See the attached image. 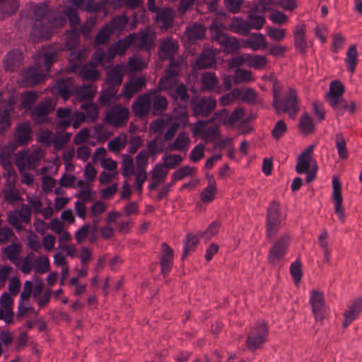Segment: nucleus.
Here are the masks:
<instances>
[{"instance_id": "nucleus-4", "label": "nucleus", "mask_w": 362, "mask_h": 362, "mask_svg": "<svg viewBox=\"0 0 362 362\" xmlns=\"http://www.w3.org/2000/svg\"><path fill=\"white\" fill-rule=\"evenodd\" d=\"M211 40L220 44L223 50L228 53L237 52L240 46L235 37L228 36L225 33V26L219 21L214 20L209 27Z\"/></svg>"}, {"instance_id": "nucleus-14", "label": "nucleus", "mask_w": 362, "mask_h": 362, "mask_svg": "<svg viewBox=\"0 0 362 362\" xmlns=\"http://www.w3.org/2000/svg\"><path fill=\"white\" fill-rule=\"evenodd\" d=\"M54 104L49 98L40 102L31 111V117L37 124H43L48 122V115L54 110Z\"/></svg>"}, {"instance_id": "nucleus-8", "label": "nucleus", "mask_w": 362, "mask_h": 362, "mask_svg": "<svg viewBox=\"0 0 362 362\" xmlns=\"http://www.w3.org/2000/svg\"><path fill=\"white\" fill-rule=\"evenodd\" d=\"M268 337L269 329L267 322H257L247 336L245 343L247 349L254 351L261 349L267 341Z\"/></svg>"}, {"instance_id": "nucleus-59", "label": "nucleus", "mask_w": 362, "mask_h": 362, "mask_svg": "<svg viewBox=\"0 0 362 362\" xmlns=\"http://www.w3.org/2000/svg\"><path fill=\"white\" fill-rule=\"evenodd\" d=\"M312 158H306L304 156L299 155L297 158L296 171L298 174L307 173L310 168V161Z\"/></svg>"}, {"instance_id": "nucleus-40", "label": "nucleus", "mask_w": 362, "mask_h": 362, "mask_svg": "<svg viewBox=\"0 0 362 362\" xmlns=\"http://www.w3.org/2000/svg\"><path fill=\"white\" fill-rule=\"evenodd\" d=\"M72 115L71 110L69 108H59L57 110V116L59 118L58 131L70 127V120Z\"/></svg>"}, {"instance_id": "nucleus-26", "label": "nucleus", "mask_w": 362, "mask_h": 362, "mask_svg": "<svg viewBox=\"0 0 362 362\" xmlns=\"http://www.w3.org/2000/svg\"><path fill=\"white\" fill-rule=\"evenodd\" d=\"M151 94V104L154 115L163 113L168 107V102L165 96L158 91L148 92Z\"/></svg>"}, {"instance_id": "nucleus-5", "label": "nucleus", "mask_w": 362, "mask_h": 362, "mask_svg": "<svg viewBox=\"0 0 362 362\" xmlns=\"http://www.w3.org/2000/svg\"><path fill=\"white\" fill-rule=\"evenodd\" d=\"M291 243V237L286 233L274 240L268 250L267 262L274 267L283 261L288 252Z\"/></svg>"}, {"instance_id": "nucleus-9", "label": "nucleus", "mask_w": 362, "mask_h": 362, "mask_svg": "<svg viewBox=\"0 0 362 362\" xmlns=\"http://www.w3.org/2000/svg\"><path fill=\"white\" fill-rule=\"evenodd\" d=\"M182 64V59H171L169 66L165 69V74L159 81L160 89L166 91L168 95L172 89L180 84L177 83V76Z\"/></svg>"}, {"instance_id": "nucleus-36", "label": "nucleus", "mask_w": 362, "mask_h": 362, "mask_svg": "<svg viewBox=\"0 0 362 362\" xmlns=\"http://www.w3.org/2000/svg\"><path fill=\"white\" fill-rule=\"evenodd\" d=\"M199 236L197 234L194 235L188 233L184 240V248L181 256V259L184 260L191 252H194L199 241Z\"/></svg>"}, {"instance_id": "nucleus-10", "label": "nucleus", "mask_w": 362, "mask_h": 362, "mask_svg": "<svg viewBox=\"0 0 362 362\" xmlns=\"http://www.w3.org/2000/svg\"><path fill=\"white\" fill-rule=\"evenodd\" d=\"M273 106L277 113L288 112L291 117H294L298 111L296 92L293 89H289L284 100L279 99L274 94Z\"/></svg>"}, {"instance_id": "nucleus-43", "label": "nucleus", "mask_w": 362, "mask_h": 362, "mask_svg": "<svg viewBox=\"0 0 362 362\" xmlns=\"http://www.w3.org/2000/svg\"><path fill=\"white\" fill-rule=\"evenodd\" d=\"M358 52L355 45L349 47L345 59V63L347 69L351 72L354 73L356 70V67L358 64Z\"/></svg>"}, {"instance_id": "nucleus-44", "label": "nucleus", "mask_w": 362, "mask_h": 362, "mask_svg": "<svg viewBox=\"0 0 362 362\" xmlns=\"http://www.w3.org/2000/svg\"><path fill=\"white\" fill-rule=\"evenodd\" d=\"M244 116V110L242 108H236L230 114L226 110L221 112V117L224 122L230 126L235 125Z\"/></svg>"}, {"instance_id": "nucleus-17", "label": "nucleus", "mask_w": 362, "mask_h": 362, "mask_svg": "<svg viewBox=\"0 0 362 362\" xmlns=\"http://www.w3.org/2000/svg\"><path fill=\"white\" fill-rule=\"evenodd\" d=\"M332 199L334 204V212L337 215L338 218L344 222L345 220L344 210L342 207V194L341 184L337 177L332 179Z\"/></svg>"}, {"instance_id": "nucleus-28", "label": "nucleus", "mask_w": 362, "mask_h": 362, "mask_svg": "<svg viewBox=\"0 0 362 362\" xmlns=\"http://www.w3.org/2000/svg\"><path fill=\"white\" fill-rule=\"evenodd\" d=\"M118 88L107 86V88L103 89L98 101L102 106H110L115 104L119 99Z\"/></svg>"}, {"instance_id": "nucleus-29", "label": "nucleus", "mask_w": 362, "mask_h": 362, "mask_svg": "<svg viewBox=\"0 0 362 362\" xmlns=\"http://www.w3.org/2000/svg\"><path fill=\"white\" fill-rule=\"evenodd\" d=\"M178 49V45L176 41L172 38L165 39L160 44L159 47L160 57L164 59H175L172 57L173 54L176 53Z\"/></svg>"}, {"instance_id": "nucleus-57", "label": "nucleus", "mask_w": 362, "mask_h": 362, "mask_svg": "<svg viewBox=\"0 0 362 362\" xmlns=\"http://www.w3.org/2000/svg\"><path fill=\"white\" fill-rule=\"evenodd\" d=\"M216 186H206L200 194L201 200L206 204L212 202L216 197Z\"/></svg>"}, {"instance_id": "nucleus-7", "label": "nucleus", "mask_w": 362, "mask_h": 362, "mask_svg": "<svg viewBox=\"0 0 362 362\" xmlns=\"http://www.w3.org/2000/svg\"><path fill=\"white\" fill-rule=\"evenodd\" d=\"M134 41V35L129 34L124 38L120 39L117 42L112 45L107 52H95L94 57L100 64L105 62H110L117 55L124 54L126 50L133 44Z\"/></svg>"}, {"instance_id": "nucleus-18", "label": "nucleus", "mask_w": 362, "mask_h": 362, "mask_svg": "<svg viewBox=\"0 0 362 362\" xmlns=\"http://www.w3.org/2000/svg\"><path fill=\"white\" fill-rule=\"evenodd\" d=\"M362 312V297H358L353 300L344 313L343 327H347L356 320Z\"/></svg>"}, {"instance_id": "nucleus-63", "label": "nucleus", "mask_w": 362, "mask_h": 362, "mask_svg": "<svg viewBox=\"0 0 362 362\" xmlns=\"http://www.w3.org/2000/svg\"><path fill=\"white\" fill-rule=\"evenodd\" d=\"M197 170L196 168L192 167L190 165H185L180 168L178 170L175 171L173 174L174 175V178L177 179L178 180H182L185 177L188 176H192L194 171Z\"/></svg>"}, {"instance_id": "nucleus-42", "label": "nucleus", "mask_w": 362, "mask_h": 362, "mask_svg": "<svg viewBox=\"0 0 362 362\" xmlns=\"http://www.w3.org/2000/svg\"><path fill=\"white\" fill-rule=\"evenodd\" d=\"M344 91V86L341 82L338 81H332L329 86V90L326 95L327 100L335 103L334 100L341 98Z\"/></svg>"}, {"instance_id": "nucleus-46", "label": "nucleus", "mask_w": 362, "mask_h": 362, "mask_svg": "<svg viewBox=\"0 0 362 362\" xmlns=\"http://www.w3.org/2000/svg\"><path fill=\"white\" fill-rule=\"evenodd\" d=\"M80 108L86 113V118L88 120L94 121L98 117V107L92 101H85L80 104Z\"/></svg>"}, {"instance_id": "nucleus-33", "label": "nucleus", "mask_w": 362, "mask_h": 362, "mask_svg": "<svg viewBox=\"0 0 362 362\" xmlns=\"http://www.w3.org/2000/svg\"><path fill=\"white\" fill-rule=\"evenodd\" d=\"M96 92V87L93 83H87L80 87L76 92V98L80 100V104L85 101H92Z\"/></svg>"}, {"instance_id": "nucleus-30", "label": "nucleus", "mask_w": 362, "mask_h": 362, "mask_svg": "<svg viewBox=\"0 0 362 362\" xmlns=\"http://www.w3.org/2000/svg\"><path fill=\"white\" fill-rule=\"evenodd\" d=\"M74 87V80L71 77H64L57 81L55 88L59 95L66 100L71 95Z\"/></svg>"}, {"instance_id": "nucleus-60", "label": "nucleus", "mask_w": 362, "mask_h": 362, "mask_svg": "<svg viewBox=\"0 0 362 362\" xmlns=\"http://www.w3.org/2000/svg\"><path fill=\"white\" fill-rule=\"evenodd\" d=\"M266 33L272 40L278 42L283 40L286 37L285 29L275 27H267Z\"/></svg>"}, {"instance_id": "nucleus-27", "label": "nucleus", "mask_w": 362, "mask_h": 362, "mask_svg": "<svg viewBox=\"0 0 362 362\" xmlns=\"http://www.w3.org/2000/svg\"><path fill=\"white\" fill-rule=\"evenodd\" d=\"M124 75L122 67L118 64L115 66L107 72V86L119 89V86L123 81Z\"/></svg>"}, {"instance_id": "nucleus-35", "label": "nucleus", "mask_w": 362, "mask_h": 362, "mask_svg": "<svg viewBox=\"0 0 362 362\" xmlns=\"http://www.w3.org/2000/svg\"><path fill=\"white\" fill-rule=\"evenodd\" d=\"M18 5L16 0H0V20L14 14Z\"/></svg>"}, {"instance_id": "nucleus-32", "label": "nucleus", "mask_w": 362, "mask_h": 362, "mask_svg": "<svg viewBox=\"0 0 362 362\" xmlns=\"http://www.w3.org/2000/svg\"><path fill=\"white\" fill-rule=\"evenodd\" d=\"M229 28L233 33L244 36L250 32L247 21L241 17H233L229 24Z\"/></svg>"}, {"instance_id": "nucleus-58", "label": "nucleus", "mask_w": 362, "mask_h": 362, "mask_svg": "<svg viewBox=\"0 0 362 362\" xmlns=\"http://www.w3.org/2000/svg\"><path fill=\"white\" fill-rule=\"evenodd\" d=\"M39 142L51 140L54 143V147L57 150L62 149L70 141L71 137H37Z\"/></svg>"}, {"instance_id": "nucleus-12", "label": "nucleus", "mask_w": 362, "mask_h": 362, "mask_svg": "<svg viewBox=\"0 0 362 362\" xmlns=\"http://www.w3.org/2000/svg\"><path fill=\"white\" fill-rule=\"evenodd\" d=\"M309 304L311 306L312 313L315 320L322 322L326 315L323 293L317 290H312L310 293Z\"/></svg>"}, {"instance_id": "nucleus-6", "label": "nucleus", "mask_w": 362, "mask_h": 362, "mask_svg": "<svg viewBox=\"0 0 362 362\" xmlns=\"http://www.w3.org/2000/svg\"><path fill=\"white\" fill-rule=\"evenodd\" d=\"M281 227V211L280 204L277 201L270 202L267 209L265 218V235L270 242L278 233Z\"/></svg>"}, {"instance_id": "nucleus-54", "label": "nucleus", "mask_w": 362, "mask_h": 362, "mask_svg": "<svg viewBox=\"0 0 362 362\" xmlns=\"http://www.w3.org/2000/svg\"><path fill=\"white\" fill-rule=\"evenodd\" d=\"M129 21V18L125 14H120L115 16L108 24L112 32L115 30L122 31Z\"/></svg>"}, {"instance_id": "nucleus-47", "label": "nucleus", "mask_w": 362, "mask_h": 362, "mask_svg": "<svg viewBox=\"0 0 362 362\" xmlns=\"http://www.w3.org/2000/svg\"><path fill=\"white\" fill-rule=\"evenodd\" d=\"M38 95L34 91H25L21 95V106L23 109L30 110L37 100Z\"/></svg>"}, {"instance_id": "nucleus-39", "label": "nucleus", "mask_w": 362, "mask_h": 362, "mask_svg": "<svg viewBox=\"0 0 362 362\" xmlns=\"http://www.w3.org/2000/svg\"><path fill=\"white\" fill-rule=\"evenodd\" d=\"M80 76L83 81H87L89 83H93L99 76L98 71L93 63L83 66L80 71Z\"/></svg>"}, {"instance_id": "nucleus-24", "label": "nucleus", "mask_w": 362, "mask_h": 362, "mask_svg": "<svg viewBox=\"0 0 362 362\" xmlns=\"http://www.w3.org/2000/svg\"><path fill=\"white\" fill-rule=\"evenodd\" d=\"M21 52L13 50L8 52L4 59V68L6 71L13 72L18 69L23 62Z\"/></svg>"}, {"instance_id": "nucleus-16", "label": "nucleus", "mask_w": 362, "mask_h": 362, "mask_svg": "<svg viewBox=\"0 0 362 362\" xmlns=\"http://www.w3.org/2000/svg\"><path fill=\"white\" fill-rule=\"evenodd\" d=\"M160 248V274L163 277H166L171 272L173 266L174 251L166 243H163Z\"/></svg>"}, {"instance_id": "nucleus-31", "label": "nucleus", "mask_w": 362, "mask_h": 362, "mask_svg": "<svg viewBox=\"0 0 362 362\" xmlns=\"http://www.w3.org/2000/svg\"><path fill=\"white\" fill-rule=\"evenodd\" d=\"M294 45L302 54H305L308 42L305 39V28L303 25H298L294 33Z\"/></svg>"}, {"instance_id": "nucleus-62", "label": "nucleus", "mask_w": 362, "mask_h": 362, "mask_svg": "<svg viewBox=\"0 0 362 362\" xmlns=\"http://www.w3.org/2000/svg\"><path fill=\"white\" fill-rule=\"evenodd\" d=\"M247 23L250 27V30L251 29L259 30L265 23V19L262 16L251 13L248 15Z\"/></svg>"}, {"instance_id": "nucleus-1", "label": "nucleus", "mask_w": 362, "mask_h": 362, "mask_svg": "<svg viewBox=\"0 0 362 362\" xmlns=\"http://www.w3.org/2000/svg\"><path fill=\"white\" fill-rule=\"evenodd\" d=\"M179 109L175 108L170 114H165L151 122V131L160 136H187L182 129L189 122V115L185 108L191 104L193 97L189 94V88L180 83L172 89L169 95Z\"/></svg>"}, {"instance_id": "nucleus-45", "label": "nucleus", "mask_w": 362, "mask_h": 362, "mask_svg": "<svg viewBox=\"0 0 362 362\" xmlns=\"http://www.w3.org/2000/svg\"><path fill=\"white\" fill-rule=\"evenodd\" d=\"M205 141V144L214 143V148L223 150L231 146L233 142V137H224V139H219L220 137H201Z\"/></svg>"}, {"instance_id": "nucleus-50", "label": "nucleus", "mask_w": 362, "mask_h": 362, "mask_svg": "<svg viewBox=\"0 0 362 362\" xmlns=\"http://www.w3.org/2000/svg\"><path fill=\"white\" fill-rule=\"evenodd\" d=\"M221 226V222L218 220H215L208 226L204 231L198 233V235L200 238L209 240L218 233Z\"/></svg>"}, {"instance_id": "nucleus-25", "label": "nucleus", "mask_w": 362, "mask_h": 362, "mask_svg": "<svg viewBox=\"0 0 362 362\" xmlns=\"http://www.w3.org/2000/svg\"><path fill=\"white\" fill-rule=\"evenodd\" d=\"M156 20L162 29L167 30L173 25L174 12L170 8H160L155 12Z\"/></svg>"}, {"instance_id": "nucleus-11", "label": "nucleus", "mask_w": 362, "mask_h": 362, "mask_svg": "<svg viewBox=\"0 0 362 362\" xmlns=\"http://www.w3.org/2000/svg\"><path fill=\"white\" fill-rule=\"evenodd\" d=\"M191 105L194 116L205 117L214 110L216 106V100L211 97L192 98Z\"/></svg>"}, {"instance_id": "nucleus-55", "label": "nucleus", "mask_w": 362, "mask_h": 362, "mask_svg": "<svg viewBox=\"0 0 362 362\" xmlns=\"http://www.w3.org/2000/svg\"><path fill=\"white\" fill-rule=\"evenodd\" d=\"M247 64L251 67L262 69L267 65V59L262 55H247Z\"/></svg>"}, {"instance_id": "nucleus-38", "label": "nucleus", "mask_w": 362, "mask_h": 362, "mask_svg": "<svg viewBox=\"0 0 362 362\" xmlns=\"http://www.w3.org/2000/svg\"><path fill=\"white\" fill-rule=\"evenodd\" d=\"M155 35L148 30L140 32L137 37L139 48L149 50L154 46Z\"/></svg>"}, {"instance_id": "nucleus-23", "label": "nucleus", "mask_w": 362, "mask_h": 362, "mask_svg": "<svg viewBox=\"0 0 362 362\" xmlns=\"http://www.w3.org/2000/svg\"><path fill=\"white\" fill-rule=\"evenodd\" d=\"M206 35V28L202 24L194 23L187 27L185 36L189 44H194L203 40Z\"/></svg>"}, {"instance_id": "nucleus-49", "label": "nucleus", "mask_w": 362, "mask_h": 362, "mask_svg": "<svg viewBox=\"0 0 362 362\" xmlns=\"http://www.w3.org/2000/svg\"><path fill=\"white\" fill-rule=\"evenodd\" d=\"M112 29H111L109 25H104L96 35L94 42L96 45H105L109 39L110 35L112 34Z\"/></svg>"}, {"instance_id": "nucleus-51", "label": "nucleus", "mask_w": 362, "mask_h": 362, "mask_svg": "<svg viewBox=\"0 0 362 362\" xmlns=\"http://www.w3.org/2000/svg\"><path fill=\"white\" fill-rule=\"evenodd\" d=\"M95 26V22L89 20L87 21L83 25H81L78 28H74V37L72 40L71 46L75 45L77 43V35H88Z\"/></svg>"}, {"instance_id": "nucleus-37", "label": "nucleus", "mask_w": 362, "mask_h": 362, "mask_svg": "<svg viewBox=\"0 0 362 362\" xmlns=\"http://www.w3.org/2000/svg\"><path fill=\"white\" fill-rule=\"evenodd\" d=\"M246 45L252 50L257 51L267 47V42L265 37L261 33H252L245 41Z\"/></svg>"}, {"instance_id": "nucleus-61", "label": "nucleus", "mask_w": 362, "mask_h": 362, "mask_svg": "<svg viewBox=\"0 0 362 362\" xmlns=\"http://www.w3.org/2000/svg\"><path fill=\"white\" fill-rule=\"evenodd\" d=\"M206 144L200 143L194 146L189 154L190 160L192 163H198L201 159L204 157V149Z\"/></svg>"}, {"instance_id": "nucleus-15", "label": "nucleus", "mask_w": 362, "mask_h": 362, "mask_svg": "<svg viewBox=\"0 0 362 362\" xmlns=\"http://www.w3.org/2000/svg\"><path fill=\"white\" fill-rule=\"evenodd\" d=\"M151 96L149 93H144L132 103V110L136 117L144 118L150 113L152 108Z\"/></svg>"}, {"instance_id": "nucleus-53", "label": "nucleus", "mask_w": 362, "mask_h": 362, "mask_svg": "<svg viewBox=\"0 0 362 362\" xmlns=\"http://www.w3.org/2000/svg\"><path fill=\"white\" fill-rule=\"evenodd\" d=\"M223 2V0H211L209 3L206 4V9L207 11L212 14L213 16H220V17H225L226 14L224 11H223V8L220 6V3ZM214 20H216V18H213Z\"/></svg>"}, {"instance_id": "nucleus-64", "label": "nucleus", "mask_w": 362, "mask_h": 362, "mask_svg": "<svg viewBox=\"0 0 362 362\" xmlns=\"http://www.w3.org/2000/svg\"><path fill=\"white\" fill-rule=\"evenodd\" d=\"M127 141V137H115L114 139L109 141L107 148L112 152H118L125 147Z\"/></svg>"}, {"instance_id": "nucleus-41", "label": "nucleus", "mask_w": 362, "mask_h": 362, "mask_svg": "<svg viewBox=\"0 0 362 362\" xmlns=\"http://www.w3.org/2000/svg\"><path fill=\"white\" fill-rule=\"evenodd\" d=\"M218 87V78L215 73L207 71L202 75V88L204 90H212Z\"/></svg>"}, {"instance_id": "nucleus-3", "label": "nucleus", "mask_w": 362, "mask_h": 362, "mask_svg": "<svg viewBox=\"0 0 362 362\" xmlns=\"http://www.w3.org/2000/svg\"><path fill=\"white\" fill-rule=\"evenodd\" d=\"M57 58V52L55 50L43 49L40 52L35 59V66L22 71L23 82L27 86H34L41 83L45 77V73L47 74Z\"/></svg>"}, {"instance_id": "nucleus-13", "label": "nucleus", "mask_w": 362, "mask_h": 362, "mask_svg": "<svg viewBox=\"0 0 362 362\" xmlns=\"http://www.w3.org/2000/svg\"><path fill=\"white\" fill-rule=\"evenodd\" d=\"M129 115V109L122 105H115L107 110L105 121L115 127H121L127 123Z\"/></svg>"}, {"instance_id": "nucleus-56", "label": "nucleus", "mask_w": 362, "mask_h": 362, "mask_svg": "<svg viewBox=\"0 0 362 362\" xmlns=\"http://www.w3.org/2000/svg\"><path fill=\"white\" fill-rule=\"evenodd\" d=\"M252 80V73L242 69H237L233 76V82L235 84L247 83Z\"/></svg>"}, {"instance_id": "nucleus-20", "label": "nucleus", "mask_w": 362, "mask_h": 362, "mask_svg": "<svg viewBox=\"0 0 362 362\" xmlns=\"http://www.w3.org/2000/svg\"><path fill=\"white\" fill-rule=\"evenodd\" d=\"M216 50L204 49L195 61L194 67L197 69L211 68L216 64Z\"/></svg>"}, {"instance_id": "nucleus-21", "label": "nucleus", "mask_w": 362, "mask_h": 362, "mask_svg": "<svg viewBox=\"0 0 362 362\" xmlns=\"http://www.w3.org/2000/svg\"><path fill=\"white\" fill-rule=\"evenodd\" d=\"M174 157L175 159L173 163L165 162L163 163H156L151 170V176L157 177L163 180H165L168 175V170L175 168L182 161V156H175Z\"/></svg>"}, {"instance_id": "nucleus-22", "label": "nucleus", "mask_w": 362, "mask_h": 362, "mask_svg": "<svg viewBox=\"0 0 362 362\" xmlns=\"http://www.w3.org/2000/svg\"><path fill=\"white\" fill-rule=\"evenodd\" d=\"M146 83L145 76H138L132 78L127 83L122 89V94L127 98H132L135 93L141 90Z\"/></svg>"}, {"instance_id": "nucleus-19", "label": "nucleus", "mask_w": 362, "mask_h": 362, "mask_svg": "<svg viewBox=\"0 0 362 362\" xmlns=\"http://www.w3.org/2000/svg\"><path fill=\"white\" fill-rule=\"evenodd\" d=\"M13 109V103L11 100H5L0 103V134L10 128Z\"/></svg>"}, {"instance_id": "nucleus-52", "label": "nucleus", "mask_w": 362, "mask_h": 362, "mask_svg": "<svg viewBox=\"0 0 362 362\" xmlns=\"http://www.w3.org/2000/svg\"><path fill=\"white\" fill-rule=\"evenodd\" d=\"M189 143V137H177L173 143L166 147V149L168 151H185L188 149Z\"/></svg>"}, {"instance_id": "nucleus-34", "label": "nucleus", "mask_w": 362, "mask_h": 362, "mask_svg": "<svg viewBox=\"0 0 362 362\" xmlns=\"http://www.w3.org/2000/svg\"><path fill=\"white\" fill-rule=\"evenodd\" d=\"M173 137H154L147 144V151L151 156H156L165 149V141L171 140Z\"/></svg>"}, {"instance_id": "nucleus-2", "label": "nucleus", "mask_w": 362, "mask_h": 362, "mask_svg": "<svg viewBox=\"0 0 362 362\" xmlns=\"http://www.w3.org/2000/svg\"><path fill=\"white\" fill-rule=\"evenodd\" d=\"M32 16L34 32L43 39H49L54 28L66 23L65 18L49 13L45 4L36 5L33 8Z\"/></svg>"}, {"instance_id": "nucleus-48", "label": "nucleus", "mask_w": 362, "mask_h": 362, "mask_svg": "<svg viewBox=\"0 0 362 362\" xmlns=\"http://www.w3.org/2000/svg\"><path fill=\"white\" fill-rule=\"evenodd\" d=\"M290 274L296 285H298L303 277L302 263L300 259L297 258L290 265Z\"/></svg>"}]
</instances>
